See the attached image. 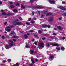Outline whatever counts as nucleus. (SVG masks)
<instances>
[{"label": "nucleus", "instance_id": "f257e3e1", "mask_svg": "<svg viewBox=\"0 0 66 66\" xmlns=\"http://www.w3.org/2000/svg\"><path fill=\"white\" fill-rule=\"evenodd\" d=\"M9 42H11V43L10 44L9 46L8 45H7L6 46H5V48L6 49H10V48H11V46L15 45V43H13V41L11 39L9 40Z\"/></svg>", "mask_w": 66, "mask_h": 66}, {"label": "nucleus", "instance_id": "f03ea898", "mask_svg": "<svg viewBox=\"0 0 66 66\" xmlns=\"http://www.w3.org/2000/svg\"><path fill=\"white\" fill-rule=\"evenodd\" d=\"M18 20L17 19H16L15 20V21L14 22V25L16 26V25H18L19 26H21L23 24L22 23H21V22H18Z\"/></svg>", "mask_w": 66, "mask_h": 66}, {"label": "nucleus", "instance_id": "7ed1b4c3", "mask_svg": "<svg viewBox=\"0 0 66 66\" xmlns=\"http://www.w3.org/2000/svg\"><path fill=\"white\" fill-rule=\"evenodd\" d=\"M46 45L47 47H50V45H52L53 46H59V45L58 44H52V43H47L46 44Z\"/></svg>", "mask_w": 66, "mask_h": 66}, {"label": "nucleus", "instance_id": "20e7f679", "mask_svg": "<svg viewBox=\"0 0 66 66\" xmlns=\"http://www.w3.org/2000/svg\"><path fill=\"white\" fill-rule=\"evenodd\" d=\"M1 11L3 12L2 13V15H7V16H8V15H9V16H10V15H12V14H11L10 13H8L7 14H6V12H5V10H2Z\"/></svg>", "mask_w": 66, "mask_h": 66}, {"label": "nucleus", "instance_id": "39448f33", "mask_svg": "<svg viewBox=\"0 0 66 66\" xmlns=\"http://www.w3.org/2000/svg\"><path fill=\"white\" fill-rule=\"evenodd\" d=\"M13 26H11L10 27L8 26L5 28V30L6 31H7L8 32H10L11 31V29L12 28H13Z\"/></svg>", "mask_w": 66, "mask_h": 66}, {"label": "nucleus", "instance_id": "423d86ee", "mask_svg": "<svg viewBox=\"0 0 66 66\" xmlns=\"http://www.w3.org/2000/svg\"><path fill=\"white\" fill-rule=\"evenodd\" d=\"M48 2L52 4H55V1H49Z\"/></svg>", "mask_w": 66, "mask_h": 66}, {"label": "nucleus", "instance_id": "0eeeda50", "mask_svg": "<svg viewBox=\"0 0 66 66\" xmlns=\"http://www.w3.org/2000/svg\"><path fill=\"white\" fill-rule=\"evenodd\" d=\"M39 46L40 47H44L45 45H44V43H40Z\"/></svg>", "mask_w": 66, "mask_h": 66}, {"label": "nucleus", "instance_id": "6e6552de", "mask_svg": "<svg viewBox=\"0 0 66 66\" xmlns=\"http://www.w3.org/2000/svg\"><path fill=\"white\" fill-rule=\"evenodd\" d=\"M54 59V56L51 55L50 56V58L49 59V60L50 61H52V60H53V59Z\"/></svg>", "mask_w": 66, "mask_h": 66}, {"label": "nucleus", "instance_id": "1a4fd4ad", "mask_svg": "<svg viewBox=\"0 0 66 66\" xmlns=\"http://www.w3.org/2000/svg\"><path fill=\"white\" fill-rule=\"evenodd\" d=\"M58 8H59V9H61V10H63V11H66V9L63 7H58Z\"/></svg>", "mask_w": 66, "mask_h": 66}, {"label": "nucleus", "instance_id": "9d476101", "mask_svg": "<svg viewBox=\"0 0 66 66\" xmlns=\"http://www.w3.org/2000/svg\"><path fill=\"white\" fill-rule=\"evenodd\" d=\"M53 16L49 18V20H48V21H51L53 20Z\"/></svg>", "mask_w": 66, "mask_h": 66}, {"label": "nucleus", "instance_id": "9b49d317", "mask_svg": "<svg viewBox=\"0 0 66 66\" xmlns=\"http://www.w3.org/2000/svg\"><path fill=\"white\" fill-rule=\"evenodd\" d=\"M43 7L41 6H39V7L36 6L35 7V9H43Z\"/></svg>", "mask_w": 66, "mask_h": 66}, {"label": "nucleus", "instance_id": "f8f14e48", "mask_svg": "<svg viewBox=\"0 0 66 66\" xmlns=\"http://www.w3.org/2000/svg\"><path fill=\"white\" fill-rule=\"evenodd\" d=\"M42 28H47V25L45 24H43L42 25Z\"/></svg>", "mask_w": 66, "mask_h": 66}, {"label": "nucleus", "instance_id": "ddd939ff", "mask_svg": "<svg viewBox=\"0 0 66 66\" xmlns=\"http://www.w3.org/2000/svg\"><path fill=\"white\" fill-rule=\"evenodd\" d=\"M57 28L59 30H63V29L62 27L60 26H57Z\"/></svg>", "mask_w": 66, "mask_h": 66}, {"label": "nucleus", "instance_id": "4468645a", "mask_svg": "<svg viewBox=\"0 0 66 66\" xmlns=\"http://www.w3.org/2000/svg\"><path fill=\"white\" fill-rule=\"evenodd\" d=\"M31 61L32 63H33V64H34V63H35V62L34 61V59H33V58H31Z\"/></svg>", "mask_w": 66, "mask_h": 66}, {"label": "nucleus", "instance_id": "2eb2a0df", "mask_svg": "<svg viewBox=\"0 0 66 66\" xmlns=\"http://www.w3.org/2000/svg\"><path fill=\"white\" fill-rule=\"evenodd\" d=\"M52 14V13H48L46 14V16H49L50 15H51Z\"/></svg>", "mask_w": 66, "mask_h": 66}, {"label": "nucleus", "instance_id": "dca6fc26", "mask_svg": "<svg viewBox=\"0 0 66 66\" xmlns=\"http://www.w3.org/2000/svg\"><path fill=\"white\" fill-rule=\"evenodd\" d=\"M13 11L14 13H17V9H15L13 10Z\"/></svg>", "mask_w": 66, "mask_h": 66}, {"label": "nucleus", "instance_id": "f3484780", "mask_svg": "<svg viewBox=\"0 0 66 66\" xmlns=\"http://www.w3.org/2000/svg\"><path fill=\"white\" fill-rule=\"evenodd\" d=\"M15 34V32L13 31H12L11 32V34H10L9 35H14V34Z\"/></svg>", "mask_w": 66, "mask_h": 66}, {"label": "nucleus", "instance_id": "a211bd4d", "mask_svg": "<svg viewBox=\"0 0 66 66\" xmlns=\"http://www.w3.org/2000/svg\"><path fill=\"white\" fill-rule=\"evenodd\" d=\"M21 7L22 9H24L25 8L24 6H23L22 4L21 5Z\"/></svg>", "mask_w": 66, "mask_h": 66}, {"label": "nucleus", "instance_id": "6ab92c4d", "mask_svg": "<svg viewBox=\"0 0 66 66\" xmlns=\"http://www.w3.org/2000/svg\"><path fill=\"white\" fill-rule=\"evenodd\" d=\"M19 65V64H18V63H17L15 64H14L13 65V66H18Z\"/></svg>", "mask_w": 66, "mask_h": 66}, {"label": "nucleus", "instance_id": "aec40b11", "mask_svg": "<svg viewBox=\"0 0 66 66\" xmlns=\"http://www.w3.org/2000/svg\"><path fill=\"white\" fill-rule=\"evenodd\" d=\"M26 48H30V47H29V46H28V45H27V43H26Z\"/></svg>", "mask_w": 66, "mask_h": 66}, {"label": "nucleus", "instance_id": "412c9836", "mask_svg": "<svg viewBox=\"0 0 66 66\" xmlns=\"http://www.w3.org/2000/svg\"><path fill=\"white\" fill-rule=\"evenodd\" d=\"M61 49L62 51H64L65 50V48H64V47H61Z\"/></svg>", "mask_w": 66, "mask_h": 66}, {"label": "nucleus", "instance_id": "4be33fe9", "mask_svg": "<svg viewBox=\"0 0 66 66\" xmlns=\"http://www.w3.org/2000/svg\"><path fill=\"white\" fill-rule=\"evenodd\" d=\"M28 65L29 66H36V65H33L32 63L29 64Z\"/></svg>", "mask_w": 66, "mask_h": 66}, {"label": "nucleus", "instance_id": "5701e85b", "mask_svg": "<svg viewBox=\"0 0 66 66\" xmlns=\"http://www.w3.org/2000/svg\"><path fill=\"white\" fill-rule=\"evenodd\" d=\"M30 54H33L34 53L33 51L32 50L30 51Z\"/></svg>", "mask_w": 66, "mask_h": 66}, {"label": "nucleus", "instance_id": "b1692460", "mask_svg": "<svg viewBox=\"0 0 66 66\" xmlns=\"http://www.w3.org/2000/svg\"><path fill=\"white\" fill-rule=\"evenodd\" d=\"M24 37L26 39L28 38V36L27 35H25L24 36Z\"/></svg>", "mask_w": 66, "mask_h": 66}, {"label": "nucleus", "instance_id": "393cba45", "mask_svg": "<svg viewBox=\"0 0 66 66\" xmlns=\"http://www.w3.org/2000/svg\"><path fill=\"white\" fill-rule=\"evenodd\" d=\"M47 27L48 28H51V26L50 25H47L46 28Z\"/></svg>", "mask_w": 66, "mask_h": 66}, {"label": "nucleus", "instance_id": "a878e982", "mask_svg": "<svg viewBox=\"0 0 66 66\" xmlns=\"http://www.w3.org/2000/svg\"><path fill=\"white\" fill-rule=\"evenodd\" d=\"M34 0H30V3H33V1H34Z\"/></svg>", "mask_w": 66, "mask_h": 66}, {"label": "nucleus", "instance_id": "bb28decb", "mask_svg": "<svg viewBox=\"0 0 66 66\" xmlns=\"http://www.w3.org/2000/svg\"><path fill=\"white\" fill-rule=\"evenodd\" d=\"M26 24H27V25H28V26H29V25H30V23H29L28 22H27L26 23Z\"/></svg>", "mask_w": 66, "mask_h": 66}, {"label": "nucleus", "instance_id": "cd10ccee", "mask_svg": "<svg viewBox=\"0 0 66 66\" xmlns=\"http://www.w3.org/2000/svg\"><path fill=\"white\" fill-rule=\"evenodd\" d=\"M56 49L57 50H60V48H58V47H56Z\"/></svg>", "mask_w": 66, "mask_h": 66}, {"label": "nucleus", "instance_id": "c85d7f7f", "mask_svg": "<svg viewBox=\"0 0 66 66\" xmlns=\"http://www.w3.org/2000/svg\"><path fill=\"white\" fill-rule=\"evenodd\" d=\"M10 7H11V9H12V8H14V7H15V6H13V5H11L10 6Z\"/></svg>", "mask_w": 66, "mask_h": 66}, {"label": "nucleus", "instance_id": "c756f323", "mask_svg": "<svg viewBox=\"0 0 66 66\" xmlns=\"http://www.w3.org/2000/svg\"><path fill=\"white\" fill-rule=\"evenodd\" d=\"M7 61L8 62H11V59H8L7 60Z\"/></svg>", "mask_w": 66, "mask_h": 66}, {"label": "nucleus", "instance_id": "7c9ffc66", "mask_svg": "<svg viewBox=\"0 0 66 66\" xmlns=\"http://www.w3.org/2000/svg\"><path fill=\"white\" fill-rule=\"evenodd\" d=\"M51 39H54V38H55V37L54 36V37H52L51 38Z\"/></svg>", "mask_w": 66, "mask_h": 66}, {"label": "nucleus", "instance_id": "2f4dec72", "mask_svg": "<svg viewBox=\"0 0 66 66\" xmlns=\"http://www.w3.org/2000/svg\"><path fill=\"white\" fill-rule=\"evenodd\" d=\"M35 36V37H37V38H38V36L36 35H34Z\"/></svg>", "mask_w": 66, "mask_h": 66}, {"label": "nucleus", "instance_id": "473e14b6", "mask_svg": "<svg viewBox=\"0 0 66 66\" xmlns=\"http://www.w3.org/2000/svg\"><path fill=\"white\" fill-rule=\"evenodd\" d=\"M17 37H18V36H13V38H17Z\"/></svg>", "mask_w": 66, "mask_h": 66}, {"label": "nucleus", "instance_id": "72a5a7b5", "mask_svg": "<svg viewBox=\"0 0 66 66\" xmlns=\"http://www.w3.org/2000/svg\"><path fill=\"white\" fill-rule=\"evenodd\" d=\"M47 12V10H46V11H42V12H44V13H46V12Z\"/></svg>", "mask_w": 66, "mask_h": 66}, {"label": "nucleus", "instance_id": "f704fd0d", "mask_svg": "<svg viewBox=\"0 0 66 66\" xmlns=\"http://www.w3.org/2000/svg\"><path fill=\"white\" fill-rule=\"evenodd\" d=\"M65 39V37H63L62 38V39L63 40H64Z\"/></svg>", "mask_w": 66, "mask_h": 66}, {"label": "nucleus", "instance_id": "c9c22d12", "mask_svg": "<svg viewBox=\"0 0 66 66\" xmlns=\"http://www.w3.org/2000/svg\"><path fill=\"white\" fill-rule=\"evenodd\" d=\"M35 22L34 21H33V20H32L31 21V23H34Z\"/></svg>", "mask_w": 66, "mask_h": 66}, {"label": "nucleus", "instance_id": "e433bc0d", "mask_svg": "<svg viewBox=\"0 0 66 66\" xmlns=\"http://www.w3.org/2000/svg\"><path fill=\"white\" fill-rule=\"evenodd\" d=\"M38 32L39 33H40L42 32V31L41 30H40L39 31H38Z\"/></svg>", "mask_w": 66, "mask_h": 66}, {"label": "nucleus", "instance_id": "4c0bfd02", "mask_svg": "<svg viewBox=\"0 0 66 66\" xmlns=\"http://www.w3.org/2000/svg\"><path fill=\"white\" fill-rule=\"evenodd\" d=\"M42 35L43 34L44 36H47V35H46V34H41Z\"/></svg>", "mask_w": 66, "mask_h": 66}, {"label": "nucleus", "instance_id": "58836bf2", "mask_svg": "<svg viewBox=\"0 0 66 66\" xmlns=\"http://www.w3.org/2000/svg\"><path fill=\"white\" fill-rule=\"evenodd\" d=\"M2 38L3 39H4L5 38V37L4 36H2Z\"/></svg>", "mask_w": 66, "mask_h": 66}, {"label": "nucleus", "instance_id": "ea45409f", "mask_svg": "<svg viewBox=\"0 0 66 66\" xmlns=\"http://www.w3.org/2000/svg\"><path fill=\"white\" fill-rule=\"evenodd\" d=\"M63 16H66V13H64L63 14Z\"/></svg>", "mask_w": 66, "mask_h": 66}, {"label": "nucleus", "instance_id": "a19ab883", "mask_svg": "<svg viewBox=\"0 0 66 66\" xmlns=\"http://www.w3.org/2000/svg\"><path fill=\"white\" fill-rule=\"evenodd\" d=\"M10 5H12V4H13V3L12 2H10Z\"/></svg>", "mask_w": 66, "mask_h": 66}, {"label": "nucleus", "instance_id": "79ce46f5", "mask_svg": "<svg viewBox=\"0 0 66 66\" xmlns=\"http://www.w3.org/2000/svg\"><path fill=\"white\" fill-rule=\"evenodd\" d=\"M30 32H31V33H32L33 32V30H31L29 31Z\"/></svg>", "mask_w": 66, "mask_h": 66}, {"label": "nucleus", "instance_id": "37998d69", "mask_svg": "<svg viewBox=\"0 0 66 66\" xmlns=\"http://www.w3.org/2000/svg\"><path fill=\"white\" fill-rule=\"evenodd\" d=\"M33 19V20H36V18L34 17Z\"/></svg>", "mask_w": 66, "mask_h": 66}, {"label": "nucleus", "instance_id": "c03bdc74", "mask_svg": "<svg viewBox=\"0 0 66 66\" xmlns=\"http://www.w3.org/2000/svg\"><path fill=\"white\" fill-rule=\"evenodd\" d=\"M35 44L36 45H37V43L36 42H35Z\"/></svg>", "mask_w": 66, "mask_h": 66}, {"label": "nucleus", "instance_id": "a18cd8bd", "mask_svg": "<svg viewBox=\"0 0 66 66\" xmlns=\"http://www.w3.org/2000/svg\"><path fill=\"white\" fill-rule=\"evenodd\" d=\"M56 34H55L54 33H53V35L55 36Z\"/></svg>", "mask_w": 66, "mask_h": 66}, {"label": "nucleus", "instance_id": "49530a36", "mask_svg": "<svg viewBox=\"0 0 66 66\" xmlns=\"http://www.w3.org/2000/svg\"><path fill=\"white\" fill-rule=\"evenodd\" d=\"M19 5V3H17L16 4V5L17 6H18V5Z\"/></svg>", "mask_w": 66, "mask_h": 66}, {"label": "nucleus", "instance_id": "de8ad7c7", "mask_svg": "<svg viewBox=\"0 0 66 66\" xmlns=\"http://www.w3.org/2000/svg\"><path fill=\"white\" fill-rule=\"evenodd\" d=\"M4 24L5 25L6 24H7V22H5Z\"/></svg>", "mask_w": 66, "mask_h": 66}, {"label": "nucleus", "instance_id": "09e8293b", "mask_svg": "<svg viewBox=\"0 0 66 66\" xmlns=\"http://www.w3.org/2000/svg\"><path fill=\"white\" fill-rule=\"evenodd\" d=\"M19 19H20V20H22V18L21 17L19 18Z\"/></svg>", "mask_w": 66, "mask_h": 66}, {"label": "nucleus", "instance_id": "8fccbe9b", "mask_svg": "<svg viewBox=\"0 0 66 66\" xmlns=\"http://www.w3.org/2000/svg\"><path fill=\"white\" fill-rule=\"evenodd\" d=\"M31 18H29L28 19V21H31Z\"/></svg>", "mask_w": 66, "mask_h": 66}, {"label": "nucleus", "instance_id": "3c124183", "mask_svg": "<svg viewBox=\"0 0 66 66\" xmlns=\"http://www.w3.org/2000/svg\"><path fill=\"white\" fill-rule=\"evenodd\" d=\"M38 13L39 14V15H40V12L39 11H38Z\"/></svg>", "mask_w": 66, "mask_h": 66}, {"label": "nucleus", "instance_id": "603ef678", "mask_svg": "<svg viewBox=\"0 0 66 66\" xmlns=\"http://www.w3.org/2000/svg\"><path fill=\"white\" fill-rule=\"evenodd\" d=\"M13 41L14 42H16V40L15 39H14L13 40Z\"/></svg>", "mask_w": 66, "mask_h": 66}, {"label": "nucleus", "instance_id": "864d4df0", "mask_svg": "<svg viewBox=\"0 0 66 66\" xmlns=\"http://www.w3.org/2000/svg\"><path fill=\"white\" fill-rule=\"evenodd\" d=\"M62 18H59V20H61V19H62Z\"/></svg>", "mask_w": 66, "mask_h": 66}, {"label": "nucleus", "instance_id": "5fc2aeb1", "mask_svg": "<svg viewBox=\"0 0 66 66\" xmlns=\"http://www.w3.org/2000/svg\"><path fill=\"white\" fill-rule=\"evenodd\" d=\"M36 52H37L36 51H35L33 53L35 54V53H36Z\"/></svg>", "mask_w": 66, "mask_h": 66}, {"label": "nucleus", "instance_id": "6e6d98bb", "mask_svg": "<svg viewBox=\"0 0 66 66\" xmlns=\"http://www.w3.org/2000/svg\"><path fill=\"white\" fill-rule=\"evenodd\" d=\"M44 15H41V18H42V17H43Z\"/></svg>", "mask_w": 66, "mask_h": 66}, {"label": "nucleus", "instance_id": "4d7b16f0", "mask_svg": "<svg viewBox=\"0 0 66 66\" xmlns=\"http://www.w3.org/2000/svg\"><path fill=\"white\" fill-rule=\"evenodd\" d=\"M6 62V61H5V60H4L3 61V63H5Z\"/></svg>", "mask_w": 66, "mask_h": 66}, {"label": "nucleus", "instance_id": "13d9d810", "mask_svg": "<svg viewBox=\"0 0 66 66\" xmlns=\"http://www.w3.org/2000/svg\"><path fill=\"white\" fill-rule=\"evenodd\" d=\"M45 39V38H42V39L43 40H44V39Z\"/></svg>", "mask_w": 66, "mask_h": 66}, {"label": "nucleus", "instance_id": "bf43d9fd", "mask_svg": "<svg viewBox=\"0 0 66 66\" xmlns=\"http://www.w3.org/2000/svg\"><path fill=\"white\" fill-rule=\"evenodd\" d=\"M65 2H62V4H65Z\"/></svg>", "mask_w": 66, "mask_h": 66}, {"label": "nucleus", "instance_id": "052dcab7", "mask_svg": "<svg viewBox=\"0 0 66 66\" xmlns=\"http://www.w3.org/2000/svg\"><path fill=\"white\" fill-rule=\"evenodd\" d=\"M35 61L36 62H37V61H38V60H37V59H36Z\"/></svg>", "mask_w": 66, "mask_h": 66}, {"label": "nucleus", "instance_id": "680f3d73", "mask_svg": "<svg viewBox=\"0 0 66 66\" xmlns=\"http://www.w3.org/2000/svg\"><path fill=\"white\" fill-rule=\"evenodd\" d=\"M32 15H34V12H32Z\"/></svg>", "mask_w": 66, "mask_h": 66}, {"label": "nucleus", "instance_id": "e2e57ef3", "mask_svg": "<svg viewBox=\"0 0 66 66\" xmlns=\"http://www.w3.org/2000/svg\"><path fill=\"white\" fill-rule=\"evenodd\" d=\"M45 64H46V63H45L44 64V66H47V65Z\"/></svg>", "mask_w": 66, "mask_h": 66}, {"label": "nucleus", "instance_id": "0e129e2a", "mask_svg": "<svg viewBox=\"0 0 66 66\" xmlns=\"http://www.w3.org/2000/svg\"><path fill=\"white\" fill-rule=\"evenodd\" d=\"M54 30H56V28H54Z\"/></svg>", "mask_w": 66, "mask_h": 66}, {"label": "nucleus", "instance_id": "69168bd1", "mask_svg": "<svg viewBox=\"0 0 66 66\" xmlns=\"http://www.w3.org/2000/svg\"><path fill=\"white\" fill-rule=\"evenodd\" d=\"M48 53H50V52H47V54H48Z\"/></svg>", "mask_w": 66, "mask_h": 66}, {"label": "nucleus", "instance_id": "338daca9", "mask_svg": "<svg viewBox=\"0 0 66 66\" xmlns=\"http://www.w3.org/2000/svg\"><path fill=\"white\" fill-rule=\"evenodd\" d=\"M34 40H34V39H33L32 40V41H33V42H34Z\"/></svg>", "mask_w": 66, "mask_h": 66}, {"label": "nucleus", "instance_id": "774afa93", "mask_svg": "<svg viewBox=\"0 0 66 66\" xmlns=\"http://www.w3.org/2000/svg\"><path fill=\"white\" fill-rule=\"evenodd\" d=\"M2 4V2H1L0 1V4Z\"/></svg>", "mask_w": 66, "mask_h": 66}]
</instances>
